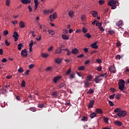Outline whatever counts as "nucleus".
<instances>
[{
	"label": "nucleus",
	"mask_w": 129,
	"mask_h": 129,
	"mask_svg": "<svg viewBox=\"0 0 129 129\" xmlns=\"http://www.w3.org/2000/svg\"><path fill=\"white\" fill-rule=\"evenodd\" d=\"M96 113H98V114H102L103 113V111L100 108H98L96 110Z\"/></svg>",
	"instance_id": "nucleus-12"
},
{
	"label": "nucleus",
	"mask_w": 129,
	"mask_h": 129,
	"mask_svg": "<svg viewBox=\"0 0 129 129\" xmlns=\"http://www.w3.org/2000/svg\"><path fill=\"white\" fill-rule=\"evenodd\" d=\"M10 0H6V4L7 7H10Z\"/></svg>",
	"instance_id": "nucleus-45"
},
{
	"label": "nucleus",
	"mask_w": 129,
	"mask_h": 129,
	"mask_svg": "<svg viewBox=\"0 0 129 129\" xmlns=\"http://www.w3.org/2000/svg\"><path fill=\"white\" fill-rule=\"evenodd\" d=\"M33 45H34V42L33 41V40H31V41L29 43V47H33Z\"/></svg>",
	"instance_id": "nucleus-50"
},
{
	"label": "nucleus",
	"mask_w": 129,
	"mask_h": 129,
	"mask_svg": "<svg viewBox=\"0 0 129 129\" xmlns=\"http://www.w3.org/2000/svg\"><path fill=\"white\" fill-rule=\"evenodd\" d=\"M116 47L117 48H119V47H120V46H121V43H120V41H118L116 43Z\"/></svg>",
	"instance_id": "nucleus-31"
},
{
	"label": "nucleus",
	"mask_w": 129,
	"mask_h": 129,
	"mask_svg": "<svg viewBox=\"0 0 129 129\" xmlns=\"http://www.w3.org/2000/svg\"><path fill=\"white\" fill-rule=\"evenodd\" d=\"M109 71L111 72V73H115V67L113 66H111L109 68Z\"/></svg>",
	"instance_id": "nucleus-6"
},
{
	"label": "nucleus",
	"mask_w": 129,
	"mask_h": 129,
	"mask_svg": "<svg viewBox=\"0 0 129 129\" xmlns=\"http://www.w3.org/2000/svg\"><path fill=\"white\" fill-rule=\"evenodd\" d=\"M3 34L4 36H7V35H9V31L7 30L4 31Z\"/></svg>",
	"instance_id": "nucleus-43"
},
{
	"label": "nucleus",
	"mask_w": 129,
	"mask_h": 129,
	"mask_svg": "<svg viewBox=\"0 0 129 129\" xmlns=\"http://www.w3.org/2000/svg\"><path fill=\"white\" fill-rule=\"evenodd\" d=\"M117 5L116 4H115L114 5H113L112 6H111V10H114L115 9V8H116Z\"/></svg>",
	"instance_id": "nucleus-60"
},
{
	"label": "nucleus",
	"mask_w": 129,
	"mask_h": 129,
	"mask_svg": "<svg viewBox=\"0 0 129 129\" xmlns=\"http://www.w3.org/2000/svg\"><path fill=\"white\" fill-rule=\"evenodd\" d=\"M73 15H74V12L73 11H69V16L70 18H73Z\"/></svg>",
	"instance_id": "nucleus-21"
},
{
	"label": "nucleus",
	"mask_w": 129,
	"mask_h": 129,
	"mask_svg": "<svg viewBox=\"0 0 129 129\" xmlns=\"http://www.w3.org/2000/svg\"><path fill=\"white\" fill-rule=\"evenodd\" d=\"M87 94H92L94 93V90L93 89H89L88 92H87Z\"/></svg>",
	"instance_id": "nucleus-24"
},
{
	"label": "nucleus",
	"mask_w": 129,
	"mask_h": 129,
	"mask_svg": "<svg viewBox=\"0 0 129 129\" xmlns=\"http://www.w3.org/2000/svg\"><path fill=\"white\" fill-rule=\"evenodd\" d=\"M82 21H85V16L82 15L81 17Z\"/></svg>",
	"instance_id": "nucleus-64"
},
{
	"label": "nucleus",
	"mask_w": 129,
	"mask_h": 129,
	"mask_svg": "<svg viewBox=\"0 0 129 129\" xmlns=\"http://www.w3.org/2000/svg\"><path fill=\"white\" fill-rule=\"evenodd\" d=\"M48 33L50 35H51V36H52L53 35H55V32H54V31L51 30H49Z\"/></svg>",
	"instance_id": "nucleus-27"
},
{
	"label": "nucleus",
	"mask_w": 129,
	"mask_h": 129,
	"mask_svg": "<svg viewBox=\"0 0 129 129\" xmlns=\"http://www.w3.org/2000/svg\"><path fill=\"white\" fill-rule=\"evenodd\" d=\"M49 56V54L48 53H42V57L43 58H47Z\"/></svg>",
	"instance_id": "nucleus-33"
},
{
	"label": "nucleus",
	"mask_w": 129,
	"mask_h": 129,
	"mask_svg": "<svg viewBox=\"0 0 129 129\" xmlns=\"http://www.w3.org/2000/svg\"><path fill=\"white\" fill-rule=\"evenodd\" d=\"M62 52V49L61 47H58L55 50V54H61Z\"/></svg>",
	"instance_id": "nucleus-13"
},
{
	"label": "nucleus",
	"mask_w": 129,
	"mask_h": 129,
	"mask_svg": "<svg viewBox=\"0 0 129 129\" xmlns=\"http://www.w3.org/2000/svg\"><path fill=\"white\" fill-rule=\"evenodd\" d=\"M50 95H51V96H53V97L55 98L58 97V92L57 91H55L54 92H51Z\"/></svg>",
	"instance_id": "nucleus-7"
},
{
	"label": "nucleus",
	"mask_w": 129,
	"mask_h": 129,
	"mask_svg": "<svg viewBox=\"0 0 129 129\" xmlns=\"http://www.w3.org/2000/svg\"><path fill=\"white\" fill-rule=\"evenodd\" d=\"M5 44L6 45V46H10V45H11V43L9 42L7 39L5 40Z\"/></svg>",
	"instance_id": "nucleus-39"
},
{
	"label": "nucleus",
	"mask_w": 129,
	"mask_h": 129,
	"mask_svg": "<svg viewBox=\"0 0 129 129\" xmlns=\"http://www.w3.org/2000/svg\"><path fill=\"white\" fill-rule=\"evenodd\" d=\"M120 110H121V109L119 108H117L116 109H114V112H118L119 111H120Z\"/></svg>",
	"instance_id": "nucleus-36"
},
{
	"label": "nucleus",
	"mask_w": 129,
	"mask_h": 129,
	"mask_svg": "<svg viewBox=\"0 0 129 129\" xmlns=\"http://www.w3.org/2000/svg\"><path fill=\"white\" fill-rule=\"evenodd\" d=\"M78 52H79V50H78V49L77 48L73 49L72 50V53L73 54H77V53H78Z\"/></svg>",
	"instance_id": "nucleus-17"
},
{
	"label": "nucleus",
	"mask_w": 129,
	"mask_h": 129,
	"mask_svg": "<svg viewBox=\"0 0 129 129\" xmlns=\"http://www.w3.org/2000/svg\"><path fill=\"white\" fill-rule=\"evenodd\" d=\"M84 83L85 88H87V87H89L90 86V83L87 81H84Z\"/></svg>",
	"instance_id": "nucleus-9"
},
{
	"label": "nucleus",
	"mask_w": 129,
	"mask_h": 129,
	"mask_svg": "<svg viewBox=\"0 0 129 129\" xmlns=\"http://www.w3.org/2000/svg\"><path fill=\"white\" fill-rule=\"evenodd\" d=\"M1 62H2L3 63H6V62H8V59H7V58H4L2 59Z\"/></svg>",
	"instance_id": "nucleus-48"
},
{
	"label": "nucleus",
	"mask_w": 129,
	"mask_h": 129,
	"mask_svg": "<svg viewBox=\"0 0 129 129\" xmlns=\"http://www.w3.org/2000/svg\"><path fill=\"white\" fill-rule=\"evenodd\" d=\"M101 23H99L98 21H97V22H96V26H98V27H101Z\"/></svg>",
	"instance_id": "nucleus-58"
},
{
	"label": "nucleus",
	"mask_w": 129,
	"mask_h": 129,
	"mask_svg": "<svg viewBox=\"0 0 129 129\" xmlns=\"http://www.w3.org/2000/svg\"><path fill=\"white\" fill-rule=\"evenodd\" d=\"M108 33L109 34V35H113V34H114L115 32H114V31L112 30H110L108 31Z\"/></svg>",
	"instance_id": "nucleus-32"
},
{
	"label": "nucleus",
	"mask_w": 129,
	"mask_h": 129,
	"mask_svg": "<svg viewBox=\"0 0 129 129\" xmlns=\"http://www.w3.org/2000/svg\"><path fill=\"white\" fill-rule=\"evenodd\" d=\"M18 71L19 72V73H23V72H24V69H23V68L20 67L18 70Z\"/></svg>",
	"instance_id": "nucleus-28"
},
{
	"label": "nucleus",
	"mask_w": 129,
	"mask_h": 129,
	"mask_svg": "<svg viewBox=\"0 0 129 129\" xmlns=\"http://www.w3.org/2000/svg\"><path fill=\"white\" fill-rule=\"evenodd\" d=\"M114 96H115V94H113V95H111L109 96V99H114Z\"/></svg>",
	"instance_id": "nucleus-42"
},
{
	"label": "nucleus",
	"mask_w": 129,
	"mask_h": 129,
	"mask_svg": "<svg viewBox=\"0 0 129 129\" xmlns=\"http://www.w3.org/2000/svg\"><path fill=\"white\" fill-rule=\"evenodd\" d=\"M62 38L63 39V40H69V36L65 34H62Z\"/></svg>",
	"instance_id": "nucleus-19"
},
{
	"label": "nucleus",
	"mask_w": 129,
	"mask_h": 129,
	"mask_svg": "<svg viewBox=\"0 0 129 129\" xmlns=\"http://www.w3.org/2000/svg\"><path fill=\"white\" fill-rule=\"evenodd\" d=\"M120 96H121V95L120 94H117L116 95H115V98H116V99H120Z\"/></svg>",
	"instance_id": "nucleus-38"
},
{
	"label": "nucleus",
	"mask_w": 129,
	"mask_h": 129,
	"mask_svg": "<svg viewBox=\"0 0 129 129\" xmlns=\"http://www.w3.org/2000/svg\"><path fill=\"white\" fill-rule=\"evenodd\" d=\"M96 115H97L96 113L93 112L90 114V117H91V118H94V117H95Z\"/></svg>",
	"instance_id": "nucleus-20"
},
{
	"label": "nucleus",
	"mask_w": 129,
	"mask_h": 129,
	"mask_svg": "<svg viewBox=\"0 0 129 129\" xmlns=\"http://www.w3.org/2000/svg\"><path fill=\"white\" fill-rule=\"evenodd\" d=\"M92 78H93L92 75H89L87 77L86 80V81H88V82L91 81V80H92Z\"/></svg>",
	"instance_id": "nucleus-14"
},
{
	"label": "nucleus",
	"mask_w": 129,
	"mask_h": 129,
	"mask_svg": "<svg viewBox=\"0 0 129 129\" xmlns=\"http://www.w3.org/2000/svg\"><path fill=\"white\" fill-rule=\"evenodd\" d=\"M82 32L83 33H86L87 32V29H86L85 27H83L82 29Z\"/></svg>",
	"instance_id": "nucleus-49"
},
{
	"label": "nucleus",
	"mask_w": 129,
	"mask_h": 129,
	"mask_svg": "<svg viewBox=\"0 0 129 129\" xmlns=\"http://www.w3.org/2000/svg\"><path fill=\"white\" fill-rule=\"evenodd\" d=\"M60 78H61V77L60 76L55 77L53 78V82H54V83H57V82L58 81V80H59V79H60Z\"/></svg>",
	"instance_id": "nucleus-15"
},
{
	"label": "nucleus",
	"mask_w": 129,
	"mask_h": 129,
	"mask_svg": "<svg viewBox=\"0 0 129 129\" xmlns=\"http://www.w3.org/2000/svg\"><path fill=\"white\" fill-rule=\"evenodd\" d=\"M93 104H94V100H91L88 105L89 108H92L93 107Z\"/></svg>",
	"instance_id": "nucleus-5"
},
{
	"label": "nucleus",
	"mask_w": 129,
	"mask_h": 129,
	"mask_svg": "<svg viewBox=\"0 0 129 129\" xmlns=\"http://www.w3.org/2000/svg\"><path fill=\"white\" fill-rule=\"evenodd\" d=\"M110 90H111V92H113V93H114V92L116 91V90L114 88H110Z\"/></svg>",
	"instance_id": "nucleus-56"
},
{
	"label": "nucleus",
	"mask_w": 129,
	"mask_h": 129,
	"mask_svg": "<svg viewBox=\"0 0 129 129\" xmlns=\"http://www.w3.org/2000/svg\"><path fill=\"white\" fill-rule=\"evenodd\" d=\"M13 25H17L18 24V20L12 21Z\"/></svg>",
	"instance_id": "nucleus-62"
},
{
	"label": "nucleus",
	"mask_w": 129,
	"mask_h": 129,
	"mask_svg": "<svg viewBox=\"0 0 129 129\" xmlns=\"http://www.w3.org/2000/svg\"><path fill=\"white\" fill-rule=\"evenodd\" d=\"M120 58H121V57L120 56V55L119 54H117L115 56V59H118V60H120Z\"/></svg>",
	"instance_id": "nucleus-52"
},
{
	"label": "nucleus",
	"mask_w": 129,
	"mask_h": 129,
	"mask_svg": "<svg viewBox=\"0 0 129 129\" xmlns=\"http://www.w3.org/2000/svg\"><path fill=\"white\" fill-rule=\"evenodd\" d=\"M30 110H31V111H33V112H35L36 111V108L34 107H31L30 108Z\"/></svg>",
	"instance_id": "nucleus-57"
},
{
	"label": "nucleus",
	"mask_w": 129,
	"mask_h": 129,
	"mask_svg": "<svg viewBox=\"0 0 129 129\" xmlns=\"http://www.w3.org/2000/svg\"><path fill=\"white\" fill-rule=\"evenodd\" d=\"M85 36V37H86V38H88V39L91 38V35H90V34L89 33H86Z\"/></svg>",
	"instance_id": "nucleus-41"
},
{
	"label": "nucleus",
	"mask_w": 129,
	"mask_h": 129,
	"mask_svg": "<svg viewBox=\"0 0 129 129\" xmlns=\"http://www.w3.org/2000/svg\"><path fill=\"white\" fill-rule=\"evenodd\" d=\"M98 15V13L97 11H94L92 12V15L94 18H96Z\"/></svg>",
	"instance_id": "nucleus-16"
},
{
	"label": "nucleus",
	"mask_w": 129,
	"mask_h": 129,
	"mask_svg": "<svg viewBox=\"0 0 129 129\" xmlns=\"http://www.w3.org/2000/svg\"><path fill=\"white\" fill-rule=\"evenodd\" d=\"M97 70L99 72L101 71V70H102V67L101 66L98 67L97 68Z\"/></svg>",
	"instance_id": "nucleus-47"
},
{
	"label": "nucleus",
	"mask_w": 129,
	"mask_h": 129,
	"mask_svg": "<svg viewBox=\"0 0 129 129\" xmlns=\"http://www.w3.org/2000/svg\"><path fill=\"white\" fill-rule=\"evenodd\" d=\"M28 9L29 10V12L32 13V11H33V9H32V7H31V6H28Z\"/></svg>",
	"instance_id": "nucleus-53"
},
{
	"label": "nucleus",
	"mask_w": 129,
	"mask_h": 129,
	"mask_svg": "<svg viewBox=\"0 0 129 129\" xmlns=\"http://www.w3.org/2000/svg\"><path fill=\"white\" fill-rule=\"evenodd\" d=\"M78 70H79V71H82L83 70H85V67L83 66L79 67L78 68Z\"/></svg>",
	"instance_id": "nucleus-25"
},
{
	"label": "nucleus",
	"mask_w": 129,
	"mask_h": 129,
	"mask_svg": "<svg viewBox=\"0 0 129 129\" xmlns=\"http://www.w3.org/2000/svg\"><path fill=\"white\" fill-rule=\"evenodd\" d=\"M34 3L35 4V7L38 8V7H39V2H38V0H34Z\"/></svg>",
	"instance_id": "nucleus-26"
},
{
	"label": "nucleus",
	"mask_w": 129,
	"mask_h": 129,
	"mask_svg": "<svg viewBox=\"0 0 129 129\" xmlns=\"http://www.w3.org/2000/svg\"><path fill=\"white\" fill-rule=\"evenodd\" d=\"M116 3H118V2L115 1L114 0H112V1H111L109 2L108 5L110 7H112L113 6L115 5V4H116Z\"/></svg>",
	"instance_id": "nucleus-4"
},
{
	"label": "nucleus",
	"mask_w": 129,
	"mask_h": 129,
	"mask_svg": "<svg viewBox=\"0 0 129 129\" xmlns=\"http://www.w3.org/2000/svg\"><path fill=\"white\" fill-rule=\"evenodd\" d=\"M104 121L106 123H107L108 122V119L107 117H104Z\"/></svg>",
	"instance_id": "nucleus-59"
},
{
	"label": "nucleus",
	"mask_w": 129,
	"mask_h": 129,
	"mask_svg": "<svg viewBox=\"0 0 129 129\" xmlns=\"http://www.w3.org/2000/svg\"><path fill=\"white\" fill-rule=\"evenodd\" d=\"M91 47L93 48V49H98V46H97V42H94L93 44H91Z\"/></svg>",
	"instance_id": "nucleus-8"
},
{
	"label": "nucleus",
	"mask_w": 129,
	"mask_h": 129,
	"mask_svg": "<svg viewBox=\"0 0 129 129\" xmlns=\"http://www.w3.org/2000/svg\"><path fill=\"white\" fill-rule=\"evenodd\" d=\"M22 4L27 5V4H31V0H21Z\"/></svg>",
	"instance_id": "nucleus-11"
},
{
	"label": "nucleus",
	"mask_w": 129,
	"mask_h": 129,
	"mask_svg": "<svg viewBox=\"0 0 129 129\" xmlns=\"http://www.w3.org/2000/svg\"><path fill=\"white\" fill-rule=\"evenodd\" d=\"M71 73V69H69L66 72V75H69Z\"/></svg>",
	"instance_id": "nucleus-40"
},
{
	"label": "nucleus",
	"mask_w": 129,
	"mask_h": 129,
	"mask_svg": "<svg viewBox=\"0 0 129 129\" xmlns=\"http://www.w3.org/2000/svg\"><path fill=\"white\" fill-rule=\"evenodd\" d=\"M23 43H20L18 45V50H22V47H23Z\"/></svg>",
	"instance_id": "nucleus-29"
},
{
	"label": "nucleus",
	"mask_w": 129,
	"mask_h": 129,
	"mask_svg": "<svg viewBox=\"0 0 129 129\" xmlns=\"http://www.w3.org/2000/svg\"><path fill=\"white\" fill-rule=\"evenodd\" d=\"M108 103H109L110 106H113L114 105V104L111 101H108Z\"/></svg>",
	"instance_id": "nucleus-51"
},
{
	"label": "nucleus",
	"mask_w": 129,
	"mask_h": 129,
	"mask_svg": "<svg viewBox=\"0 0 129 129\" xmlns=\"http://www.w3.org/2000/svg\"><path fill=\"white\" fill-rule=\"evenodd\" d=\"M117 25L118 27H121V25H122V21H119L117 23Z\"/></svg>",
	"instance_id": "nucleus-46"
},
{
	"label": "nucleus",
	"mask_w": 129,
	"mask_h": 129,
	"mask_svg": "<svg viewBox=\"0 0 129 129\" xmlns=\"http://www.w3.org/2000/svg\"><path fill=\"white\" fill-rule=\"evenodd\" d=\"M21 56H22V57H27V56H28V50H27V49H24L22 50Z\"/></svg>",
	"instance_id": "nucleus-3"
},
{
	"label": "nucleus",
	"mask_w": 129,
	"mask_h": 129,
	"mask_svg": "<svg viewBox=\"0 0 129 129\" xmlns=\"http://www.w3.org/2000/svg\"><path fill=\"white\" fill-rule=\"evenodd\" d=\"M117 115L119 117H124V116L126 115V111L124 110L120 111L119 112L117 113Z\"/></svg>",
	"instance_id": "nucleus-2"
},
{
	"label": "nucleus",
	"mask_w": 129,
	"mask_h": 129,
	"mask_svg": "<svg viewBox=\"0 0 129 129\" xmlns=\"http://www.w3.org/2000/svg\"><path fill=\"white\" fill-rule=\"evenodd\" d=\"M19 27L21 28H25V23L23 21H21L19 23Z\"/></svg>",
	"instance_id": "nucleus-18"
},
{
	"label": "nucleus",
	"mask_w": 129,
	"mask_h": 129,
	"mask_svg": "<svg viewBox=\"0 0 129 129\" xmlns=\"http://www.w3.org/2000/svg\"><path fill=\"white\" fill-rule=\"evenodd\" d=\"M44 106H45V105L43 103L39 104L38 105V107H39V108H43Z\"/></svg>",
	"instance_id": "nucleus-37"
},
{
	"label": "nucleus",
	"mask_w": 129,
	"mask_h": 129,
	"mask_svg": "<svg viewBox=\"0 0 129 129\" xmlns=\"http://www.w3.org/2000/svg\"><path fill=\"white\" fill-rule=\"evenodd\" d=\"M75 76V74L73 73V74H70V77L72 79H73Z\"/></svg>",
	"instance_id": "nucleus-44"
},
{
	"label": "nucleus",
	"mask_w": 129,
	"mask_h": 129,
	"mask_svg": "<svg viewBox=\"0 0 129 129\" xmlns=\"http://www.w3.org/2000/svg\"><path fill=\"white\" fill-rule=\"evenodd\" d=\"M56 18H57V13L55 12L52 15V18L53 20H56Z\"/></svg>",
	"instance_id": "nucleus-34"
},
{
	"label": "nucleus",
	"mask_w": 129,
	"mask_h": 129,
	"mask_svg": "<svg viewBox=\"0 0 129 129\" xmlns=\"http://www.w3.org/2000/svg\"><path fill=\"white\" fill-rule=\"evenodd\" d=\"M55 61L56 62V63H57L58 64H60V63L62 62V60H61V59L59 58H55Z\"/></svg>",
	"instance_id": "nucleus-23"
},
{
	"label": "nucleus",
	"mask_w": 129,
	"mask_h": 129,
	"mask_svg": "<svg viewBox=\"0 0 129 129\" xmlns=\"http://www.w3.org/2000/svg\"><path fill=\"white\" fill-rule=\"evenodd\" d=\"M96 62L98 63L99 64H100V63H102V61H101V59L100 58H98L96 60Z\"/></svg>",
	"instance_id": "nucleus-54"
},
{
	"label": "nucleus",
	"mask_w": 129,
	"mask_h": 129,
	"mask_svg": "<svg viewBox=\"0 0 129 129\" xmlns=\"http://www.w3.org/2000/svg\"><path fill=\"white\" fill-rule=\"evenodd\" d=\"M21 86L22 87H26V82H25V81H22L21 83Z\"/></svg>",
	"instance_id": "nucleus-35"
},
{
	"label": "nucleus",
	"mask_w": 129,
	"mask_h": 129,
	"mask_svg": "<svg viewBox=\"0 0 129 129\" xmlns=\"http://www.w3.org/2000/svg\"><path fill=\"white\" fill-rule=\"evenodd\" d=\"M13 37V38H19V34H18V32H17V31H15L14 32Z\"/></svg>",
	"instance_id": "nucleus-22"
},
{
	"label": "nucleus",
	"mask_w": 129,
	"mask_h": 129,
	"mask_svg": "<svg viewBox=\"0 0 129 129\" xmlns=\"http://www.w3.org/2000/svg\"><path fill=\"white\" fill-rule=\"evenodd\" d=\"M118 88L121 91H123L124 90V87L125 86V81L123 80L120 79L118 83Z\"/></svg>",
	"instance_id": "nucleus-1"
},
{
	"label": "nucleus",
	"mask_w": 129,
	"mask_h": 129,
	"mask_svg": "<svg viewBox=\"0 0 129 129\" xmlns=\"http://www.w3.org/2000/svg\"><path fill=\"white\" fill-rule=\"evenodd\" d=\"M51 70H52V67H49L47 68L46 69V71H51Z\"/></svg>",
	"instance_id": "nucleus-61"
},
{
	"label": "nucleus",
	"mask_w": 129,
	"mask_h": 129,
	"mask_svg": "<svg viewBox=\"0 0 129 129\" xmlns=\"http://www.w3.org/2000/svg\"><path fill=\"white\" fill-rule=\"evenodd\" d=\"M114 124L118 125V126H121V125H122V122L120 121L117 120L114 122Z\"/></svg>",
	"instance_id": "nucleus-10"
},
{
	"label": "nucleus",
	"mask_w": 129,
	"mask_h": 129,
	"mask_svg": "<svg viewBox=\"0 0 129 129\" xmlns=\"http://www.w3.org/2000/svg\"><path fill=\"white\" fill-rule=\"evenodd\" d=\"M99 77H95V79H94V81H95L96 83H99L100 81V80H99Z\"/></svg>",
	"instance_id": "nucleus-30"
},
{
	"label": "nucleus",
	"mask_w": 129,
	"mask_h": 129,
	"mask_svg": "<svg viewBox=\"0 0 129 129\" xmlns=\"http://www.w3.org/2000/svg\"><path fill=\"white\" fill-rule=\"evenodd\" d=\"M81 120H82L83 121H85V120H86V121L87 120V117L84 116V117L82 118Z\"/></svg>",
	"instance_id": "nucleus-63"
},
{
	"label": "nucleus",
	"mask_w": 129,
	"mask_h": 129,
	"mask_svg": "<svg viewBox=\"0 0 129 129\" xmlns=\"http://www.w3.org/2000/svg\"><path fill=\"white\" fill-rule=\"evenodd\" d=\"M104 1L103 0H100L99 1V3L101 6H102V5H103V4H104Z\"/></svg>",
	"instance_id": "nucleus-55"
}]
</instances>
